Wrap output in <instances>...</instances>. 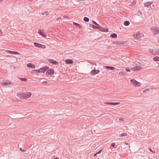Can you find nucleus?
<instances>
[{"mask_svg": "<svg viewBox=\"0 0 159 159\" xmlns=\"http://www.w3.org/2000/svg\"><path fill=\"white\" fill-rule=\"evenodd\" d=\"M31 93L30 92L22 93L18 94V97L22 99H27L30 98Z\"/></svg>", "mask_w": 159, "mask_h": 159, "instance_id": "1", "label": "nucleus"}, {"mask_svg": "<svg viewBox=\"0 0 159 159\" xmlns=\"http://www.w3.org/2000/svg\"><path fill=\"white\" fill-rule=\"evenodd\" d=\"M134 38L137 40H140L141 38H143V34L139 32H137L134 35Z\"/></svg>", "mask_w": 159, "mask_h": 159, "instance_id": "2", "label": "nucleus"}, {"mask_svg": "<svg viewBox=\"0 0 159 159\" xmlns=\"http://www.w3.org/2000/svg\"><path fill=\"white\" fill-rule=\"evenodd\" d=\"M130 81L132 84L134 86H140L141 84L139 82L137 81L134 80H130Z\"/></svg>", "mask_w": 159, "mask_h": 159, "instance_id": "3", "label": "nucleus"}, {"mask_svg": "<svg viewBox=\"0 0 159 159\" xmlns=\"http://www.w3.org/2000/svg\"><path fill=\"white\" fill-rule=\"evenodd\" d=\"M11 84V82L8 80H6L5 81H3V82L1 83V84L4 86H6L8 85H9Z\"/></svg>", "mask_w": 159, "mask_h": 159, "instance_id": "4", "label": "nucleus"}, {"mask_svg": "<svg viewBox=\"0 0 159 159\" xmlns=\"http://www.w3.org/2000/svg\"><path fill=\"white\" fill-rule=\"evenodd\" d=\"M38 33L44 37H45L47 36V33H45L43 30H39Z\"/></svg>", "mask_w": 159, "mask_h": 159, "instance_id": "5", "label": "nucleus"}, {"mask_svg": "<svg viewBox=\"0 0 159 159\" xmlns=\"http://www.w3.org/2000/svg\"><path fill=\"white\" fill-rule=\"evenodd\" d=\"M152 2H146L144 3V6L146 7H148L150 6L152 9H153V8L152 7Z\"/></svg>", "mask_w": 159, "mask_h": 159, "instance_id": "6", "label": "nucleus"}, {"mask_svg": "<svg viewBox=\"0 0 159 159\" xmlns=\"http://www.w3.org/2000/svg\"><path fill=\"white\" fill-rule=\"evenodd\" d=\"M142 68L141 67V66H137L135 67H133L131 68V70L134 71H138L139 69H140Z\"/></svg>", "mask_w": 159, "mask_h": 159, "instance_id": "7", "label": "nucleus"}, {"mask_svg": "<svg viewBox=\"0 0 159 159\" xmlns=\"http://www.w3.org/2000/svg\"><path fill=\"white\" fill-rule=\"evenodd\" d=\"M152 31L154 34L158 33L159 32V28H155L152 29Z\"/></svg>", "mask_w": 159, "mask_h": 159, "instance_id": "8", "label": "nucleus"}, {"mask_svg": "<svg viewBox=\"0 0 159 159\" xmlns=\"http://www.w3.org/2000/svg\"><path fill=\"white\" fill-rule=\"evenodd\" d=\"M100 72L99 70L93 69L91 72V74L93 75H95L97 74Z\"/></svg>", "mask_w": 159, "mask_h": 159, "instance_id": "9", "label": "nucleus"}, {"mask_svg": "<svg viewBox=\"0 0 159 159\" xmlns=\"http://www.w3.org/2000/svg\"><path fill=\"white\" fill-rule=\"evenodd\" d=\"M48 61H49L51 63L53 64L54 65H57L58 64V62L52 59H49L48 60Z\"/></svg>", "mask_w": 159, "mask_h": 159, "instance_id": "10", "label": "nucleus"}, {"mask_svg": "<svg viewBox=\"0 0 159 159\" xmlns=\"http://www.w3.org/2000/svg\"><path fill=\"white\" fill-rule=\"evenodd\" d=\"M54 73V70L53 69H49L48 70H47L46 73L48 75H51L53 74Z\"/></svg>", "mask_w": 159, "mask_h": 159, "instance_id": "11", "label": "nucleus"}, {"mask_svg": "<svg viewBox=\"0 0 159 159\" xmlns=\"http://www.w3.org/2000/svg\"><path fill=\"white\" fill-rule=\"evenodd\" d=\"M66 63L68 64H72L73 62V61L71 60L67 59L65 61Z\"/></svg>", "mask_w": 159, "mask_h": 159, "instance_id": "12", "label": "nucleus"}, {"mask_svg": "<svg viewBox=\"0 0 159 159\" xmlns=\"http://www.w3.org/2000/svg\"><path fill=\"white\" fill-rule=\"evenodd\" d=\"M104 67L107 69H108L110 70H114L115 69V67L107 66H104Z\"/></svg>", "mask_w": 159, "mask_h": 159, "instance_id": "13", "label": "nucleus"}, {"mask_svg": "<svg viewBox=\"0 0 159 159\" xmlns=\"http://www.w3.org/2000/svg\"><path fill=\"white\" fill-rule=\"evenodd\" d=\"M7 52H8L10 54H16L18 55L19 54V53L16 52H14V51H10L7 50Z\"/></svg>", "mask_w": 159, "mask_h": 159, "instance_id": "14", "label": "nucleus"}, {"mask_svg": "<svg viewBox=\"0 0 159 159\" xmlns=\"http://www.w3.org/2000/svg\"><path fill=\"white\" fill-rule=\"evenodd\" d=\"M27 66L28 67H30L31 68H35V66L34 64H32L31 63H30L27 65Z\"/></svg>", "mask_w": 159, "mask_h": 159, "instance_id": "15", "label": "nucleus"}, {"mask_svg": "<svg viewBox=\"0 0 159 159\" xmlns=\"http://www.w3.org/2000/svg\"><path fill=\"white\" fill-rule=\"evenodd\" d=\"M73 24L74 25H75L76 26H78L80 28H82V26L81 25L79 24H78L77 23L73 22Z\"/></svg>", "mask_w": 159, "mask_h": 159, "instance_id": "16", "label": "nucleus"}, {"mask_svg": "<svg viewBox=\"0 0 159 159\" xmlns=\"http://www.w3.org/2000/svg\"><path fill=\"white\" fill-rule=\"evenodd\" d=\"M99 28L100 29L99 30L101 31L108 32V30L107 29H104V28H102L101 27Z\"/></svg>", "mask_w": 159, "mask_h": 159, "instance_id": "17", "label": "nucleus"}, {"mask_svg": "<svg viewBox=\"0 0 159 159\" xmlns=\"http://www.w3.org/2000/svg\"><path fill=\"white\" fill-rule=\"evenodd\" d=\"M90 26L91 27L94 29H98V28H100V27H99V26H95L92 24H91L90 25Z\"/></svg>", "mask_w": 159, "mask_h": 159, "instance_id": "18", "label": "nucleus"}, {"mask_svg": "<svg viewBox=\"0 0 159 159\" xmlns=\"http://www.w3.org/2000/svg\"><path fill=\"white\" fill-rule=\"evenodd\" d=\"M49 69V68L48 67L46 66V67H43V68L40 69V70H45V71H47V70H48Z\"/></svg>", "mask_w": 159, "mask_h": 159, "instance_id": "19", "label": "nucleus"}, {"mask_svg": "<svg viewBox=\"0 0 159 159\" xmlns=\"http://www.w3.org/2000/svg\"><path fill=\"white\" fill-rule=\"evenodd\" d=\"M117 36V35L116 34H111L110 35V37L112 38H116Z\"/></svg>", "mask_w": 159, "mask_h": 159, "instance_id": "20", "label": "nucleus"}, {"mask_svg": "<svg viewBox=\"0 0 159 159\" xmlns=\"http://www.w3.org/2000/svg\"><path fill=\"white\" fill-rule=\"evenodd\" d=\"M153 60L155 61H159V57H156L153 58Z\"/></svg>", "mask_w": 159, "mask_h": 159, "instance_id": "21", "label": "nucleus"}, {"mask_svg": "<svg viewBox=\"0 0 159 159\" xmlns=\"http://www.w3.org/2000/svg\"><path fill=\"white\" fill-rule=\"evenodd\" d=\"M129 24H130V23H129V21H125L124 23V25L126 26L129 25Z\"/></svg>", "mask_w": 159, "mask_h": 159, "instance_id": "22", "label": "nucleus"}, {"mask_svg": "<svg viewBox=\"0 0 159 159\" xmlns=\"http://www.w3.org/2000/svg\"><path fill=\"white\" fill-rule=\"evenodd\" d=\"M89 19L87 17H84V21L88 22L89 21Z\"/></svg>", "mask_w": 159, "mask_h": 159, "instance_id": "23", "label": "nucleus"}, {"mask_svg": "<svg viewBox=\"0 0 159 159\" xmlns=\"http://www.w3.org/2000/svg\"><path fill=\"white\" fill-rule=\"evenodd\" d=\"M34 44L35 45V46L38 47L39 48L40 46H41V44L36 43H34Z\"/></svg>", "mask_w": 159, "mask_h": 159, "instance_id": "24", "label": "nucleus"}, {"mask_svg": "<svg viewBox=\"0 0 159 159\" xmlns=\"http://www.w3.org/2000/svg\"><path fill=\"white\" fill-rule=\"evenodd\" d=\"M127 134L126 133H124L121 134H120V136L121 137H123L124 136H126L127 135Z\"/></svg>", "mask_w": 159, "mask_h": 159, "instance_id": "25", "label": "nucleus"}, {"mask_svg": "<svg viewBox=\"0 0 159 159\" xmlns=\"http://www.w3.org/2000/svg\"><path fill=\"white\" fill-rule=\"evenodd\" d=\"M152 53L153 54H154L155 55H156V54H157V55H159V51H154L153 52H152Z\"/></svg>", "mask_w": 159, "mask_h": 159, "instance_id": "26", "label": "nucleus"}, {"mask_svg": "<svg viewBox=\"0 0 159 159\" xmlns=\"http://www.w3.org/2000/svg\"><path fill=\"white\" fill-rule=\"evenodd\" d=\"M41 14L42 15H46V16L48 15V12L47 11H46L44 12H42Z\"/></svg>", "mask_w": 159, "mask_h": 159, "instance_id": "27", "label": "nucleus"}, {"mask_svg": "<svg viewBox=\"0 0 159 159\" xmlns=\"http://www.w3.org/2000/svg\"><path fill=\"white\" fill-rule=\"evenodd\" d=\"M20 80L24 81H26L27 80V79L25 78H20Z\"/></svg>", "mask_w": 159, "mask_h": 159, "instance_id": "28", "label": "nucleus"}, {"mask_svg": "<svg viewBox=\"0 0 159 159\" xmlns=\"http://www.w3.org/2000/svg\"><path fill=\"white\" fill-rule=\"evenodd\" d=\"M123 43L122 41H118L116 43V44L117 45H119L120 44H122Z\"/></svg>", "mask_w": 159, "mask_h": 159, "instance_id": "29", "label": "nucleus"}, {"mask_svg": "<svg viewBox=\"0 0 159 159\" xmlns=\"http://www.w3.org/2000/svg\"><path fill=\"white\" fill-rule=\"evenodd\" d=\"M92 23L93 24H94V25H96V26H98V25H99L96 22L93 21V20H92Z\"/></svg>", "mask_w": 159, "mask_h": 159, "instance_id": "30", "label": "nucleus"}, {"mask_svg": "<svg viewBox=\"0 0 159 159\" xmlns=\"http://www.w3.org/2000/svg\"><path fill=\"white\" fill-rule=\"evenodd\" d=\"M39 48H45V46L44 45H42L41 44V46H40Z\"/></svg>", "mask_w": 159, "mask_h": 159, "instance_id": "31", "label": "nucleus"}, {"mask_svg": "<svg viewBox=\"0 0 159 159\" xmlns=\"http://www.w3.org/2000/svg\"><path fill=\"white\" fill-rule=\"evenodd\" d=\"M45 71V70H40V69H39V72H42V73H44Z\"/></svg>", "mask_w": 159, "mask_h": 159, "instance_id": "32", "label": "nucleus"}, {"mask_svg": "<svg viewBox=\"0 0 159 159\" xmlns=\"http://www.w3.org/2000/svg\"><path fill=\"white\" fill-rule=\"evenodd\" d=\"M115 143H112L111 144V146L112 147H115Z\"/></svg>", "mask_w": 159, "mask_h": 159, "instance_id": "33", "label": "nucleus"}, {"mask_svg": "<svg viewBox=\"0 0 159 159\" xmlns=\"http://www.w3.org/2000/svg\"><path fill=\"white\" fill-rule=\"evenodd\" d=\"M20 150L21 151H22V152H25V151H26V150H24L23 149H22L21 148H20Z\"/></svg>", "mask_w": 159, "mask_h": 159, "instance_id": "34", "label": "nucleus"}, {"mask_svg": "<svg viewBox=\"0 0 159 159\" xmlns=\"http://www.w3.org/2000/svg\"><path fill=\"white\" fill-rule=\"evenodd\" d=\"M126 70L127 71L129 72L130 71V70L129 68H126Z\"/></svg>", "mask_w": 159, "mask_h": 159, "instance_id": "35", "label": "nucleus"}, {"mask_svg": "<svg viewBox=\"0 0 159 159\" xmlns=\"http://www.w3.org/2000/svg\"><path fill=\"white\" fill-rule=\"evenodd\" d=\"M102 149L101 150H100L99 151H98V152H97V154H100V153L101 152H102Z\"/></svg>", "mask_w": 159, "mask_h": 159, "instance_id": "36", "label": "nucleus"}, {"mask_svg": "<svg viewBox=\"0 0 159 159\" xmlns=\"http://www.w3.org/2000/svg\"><path fill=\"white\" fill-rule=\"evenodd\" d=\"M148 150L151 152H152L153 153H155V152H153L152 151V150L151 149H150V148H148Z\"/></svg>", "mask_w": 159, "mask_h": 159, "instance_id": "37", "label": "nucleus"}, {"mask_svg": "<svg viewBox=\"0 0 159 159\" xmlns=\"http://www.w3.org/2000/svg\"><path fill=\"white\" fill-rule=\"evenodd\" d=\"M135 4H136V3L135 1L133 2L132 3V5H135Z\"/></svg>", "mask_w": 159, "mask_h": 159, "instance_id": "38", "label": "nucleus"}, {"mask_svg": "<svg viewBox=\"0 0 159 159\" xmlns=\"http://www.w3.org/2000/svg\"><path fill=\"white\" fill-rule=\"evenodd\" d=\"M3 33L2 32V31L0 30V36L2 35Z\"/></svg>", "mask_w": 159, "mask_h": 159, "instance_id": "39", "label": "nucleus"}, {"mask_svg": "<svg viewBox=\"0 0 159 159\" xmlns=\"http://www.w3.org/2000/svg\"><path fill=\"white\" fill-rule=\"evenodd\" d=\"M111 102H107L106 103H105L106 104H110V105H111Z\"/></svg>", "mask_w": 159, "mask_h": 159, "instance_id": "40", "label": "nucleus"}, {"mask_svg": "<svg viewBox=\"0 0 159 159\" xmlns=\"http://www.w3.org/2000/svg\"><path fill=\"white\" fill-rule=\"evenodd\" d=\"M111 105H116L115 103L111 102Z\"/></svg>", "mask_w": 159, "mask_h": 159, "instance_id": "41", "label": "nucleus"}, {"mask_svg": "<svg viewBox=\"0 0 159 159\" xmlns=\"http://www.w3.org/2000/svg\"><path fill=\"white\" fill-rule=\"evenodd\" d=\"M47 83V82L46 81H44L43 82V84H46Z\"/></svg>", "mask_w": 159, "mask_h": 159, "instance_id": "42", "label": "nucleus"}, {"mask_svg": "<svg viewBox=\"0 0 159 159\" xmlns=\"http://www.w3.org/2000/svg\"><path fill=\"white\" fill-rule=\"evenodd\" d=\"M120 104V103L119 102H116V103H115V105H118V104Z\"/></svg>", "mask_w": 159, "mask_h": 159, "instance_id": "43", "label": "nucleus"}, {"mask_svg": "<svg viewBox=\"0 0 159 159\" xmlns=\"http://www.w3.org/2000/svg\"><path fill=\"white\" fill-rule=\"evenodd\" d=\"M152 8H154V7H155V6H154V4H152Z\"/></svg>", "mask_w": 159, "mask_h": 159, "instance_id": "44", "label": "nucleus"}, {"mask_svg": "<svg viewBox=\"0 0 159 159\" xmlns=\"http://www.w3.org/2000/svg\"><path fill=\"white\" fill-rule=\"evenodd\" d=\"M97 154H98L97 153H96L94 155H93V157H95V156H96L97 155Z\"/></svg>", "mask_w": 159, "mask_h": 159, "instance_id": "45", "label": "nucleus"}, {"mask_svg": "<svg viewBox=\"0 0 159 159\" xmlns=\"http://www.w3.org/2000/svg\"><path fill=\"white\" fill-rule=\"evenodd\" d=\"M88 62L89 63H91V64H93L92 62H90V61H88Z\"/></svg>", "mask_w": 159, "mask_h": 159, "instance_id": "46", "label": "nucleus"}, {"mask_svg": "<svg viewBox=\"0 0 159 159\" xmlns=\"http://www.w3.org/2000/svg\"><path fill=\"white\" fill-rule=\"evenodd\" d=\"M53 159H59L58 157H56V158H55Z\"/></svg>", "mask_w": 159, "mask_h": 159, "instance_id": "47", "label": "nucleus"}, {"mask_svg": "<svg viewBox=\"0 0 159 159\" xmlns=\"http://www.w3.org/2000/svg\"><path fill=\"white\" fill-rule=\"evenodd\" d=\"M3 0H0V3H1Z\"/></svg>", "mask_w": 159, "mask_h": 159, "instance_id": "48", "label": "nucleus"}, {"mask_svg": "<svg viewBox=\"0 0 159 159\" xmlns=\"http://www.w3.org/2000/svg\"><path fill=\"white\" fill-rule=\"evenodd\" d=\"M66 17L67 18H69V17L67 16H66Z\"/></svg>", "mask_w": 159, "mask_h": 159, "instance_id": "49", "label": "nucleus"}, {"mask_svg": "<svg viewBox=\"0 0 159 159\" xmlns=\"http://www.w3.org/2000/svg\"><path fill=\"white\" fill-rule=\"evenodd\" d=\"M94 65H96V64H95V63H94Z\"/></svg>", "mask_w": 159, "mask_h": 159, "instance_id": "50", "label": "nucleus"}]
</instances>
